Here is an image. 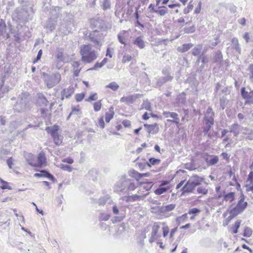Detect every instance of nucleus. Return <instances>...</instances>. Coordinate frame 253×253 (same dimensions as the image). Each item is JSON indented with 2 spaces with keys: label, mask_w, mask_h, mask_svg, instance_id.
Returning <instances> with one entry per match:
<instances>
[{
  "label": "nucleus",
  "mask_w": 253,
  "mask_h": 253,
  "mask_svg": "<svg viewBox=\"0 0 253 253\" xmlns=\"http://www.w3.org/2000/svg\"><path fill=\"white\" fill-rule=\"evenodd\" d=\"M136 164L138 165L139 169L141 170L145 169L146 167H148V166H150L149 164L147 163V162L137 163Z\"/></svg>",
  "instance_id": "nucleus-56"
},
{
  "label": "nucleus",
  "mask_w": 253,
  "mask_h": 253,
  "mask_svg": "<svg viewBox=\"0 0 253 253\" xmlns=\"http://www.w3.org/2000/svg\"><path fill=\"white\" fill-rule=\"evenodd\" d=\"M142 96L140 94H134L133 95L126 96L125 98L126 102L128 103H133L134 101L137 99Z\"/></svg>",
  "instance_id": "nucleus-30"
},
{
  "label": "nucleus",
  "mask_w": 253,
  "mask_h": 253,
  "mask_svg": "<svg viewBox=\"0 0 253 253\" xmlns=\"http://www.w3.org/2000/svg\"><path fill=\"white\" fill-rule=\"evenodd\" d=\"M51 137L53 139V142L56 145L59 146L62 143V137L59 134L53 135Z\"/></svg>",
  "instance_id": "nucleus-37"
},
{
  "label": "nucleus",
  "mask_w": 253,
  "mask_h": 253,
  "mask_svg": "<svg viewBox=\"0 0 253 253\" xmlns=\"http://www.w3.org/2000/svg\"><path fill=\"white\" fill-rule=\"evenodd\" d=\"M193 45V44L192 43H184L181 46H178L177 48V50L179 52L184 53L189 50Z\"/></svg>",
  "instance_id": "nucleus-22"
},
{
  "label": "nucleus",
  "mask_w": 253,
  "mask_h": 253,
  "mask_svg": "<svg viewBox=\"0 0 253 253\" xmlns=\"http://www.w3.org/2000/svg\"><path fill=\"white\" fill-rule=\"evenodd\" d=\"M1 37L6 39L9 37L5 22L2 19L0 20V37Z\"/></svg>",
  "instance_id": "nucleus-15"
},
{
  "label": "nucleus",
  "mask_w": 253,
  "mask_h": 253,
  "mask_svg": "<svg viewBox=\"0 0 253 253\" xmlns=\"http://www.w3.org/2000/svg\"><path fill=\"white\" fill-rule=\"evenodd\" d=\"M37 158L38 164H37V167H42L46 163V158L44 153H40Z\"/></svg>",
  "instance_id": "nucleus-24"
},
{
  "label": "nucleus",
  "mask_w": 253,
  "mask_h": 253,
  "mask_svg": "<svg viewBox=\"0 0 253 253\" xmlns=\"http://www.w3.org/2000/svg\"><path fill=\"white\" fill-rule=\"evenodd\" d=\"M102 105L101 100H99L93 104V109L94 111L98 112L100 110Z\"/></svg>",
  "instance_id": "nucleus-49"
},
{
  "label": "nucleus",
  "mask_w": 253,
  "mask_h": 253,
  "mask_svg": "<svg viewBox=\"0 0 253 253\" xmlns=\"http://www.w3.org/2000/svg\"><path fill=\"white\" fill-rule=\"evenodd\" d=\"M243 133L247 135L246 139L248 140H253V129L245 127L243 128Z\"/></svg>",
  "instance_id": "nucleus-25"
},
{
  "label": "nucleus",
  "mask_w": 253,
  "mask_h": 253,
  "mask_svg": "<svg viewBox=\"0 0 253 253\" xmlns=\"http://www.w3.org/2000/svg\"><path fill=\"white\" fill-rule=\"evenodd\" d=\"M204 179L203 177L199 176L196 174L192 175L189 178L190 181H191L195 187L200 185Z\"/></svg>",
  "instance_id": "nucleus-20"
},
{
  "label": "nucleus",
  "mask_w": 253,
  "mask_h": 253,
  "mask_svg": "<svg viewBox=\"0 0 253 253\" xmlns=\"http://www.w3.org/2000/svg\"><path fill=\"white\" fill-rule=\"evenodd\" d=\"M75 92V89L72 86H69L67 88L63 89L61 92V100H63L64 97L69 98Z\"/></svg>",
  "instance_id": "nucleus-14"
},
{
  "label": "nucleus",
  "mask_w": 253,
  "mask_h": 253,
  "mask_svg": "<svg viewBox=\"0 0 253 253\" xmlns=\"http://www.w3.org/2000/svg\"><path fill=\"white\" fill-rule=\"evenodd\" d=\"M9 90V87L7 85H1L0 86V94L7 93Z\"/></svg>",
  "instance_id": "nucleus-59"
},
{
  "label": "nucleus",
  "mask_w": 253,
  "mask_h": 253,
  "mask_svg": "<svg viewBox=\"0 0 253 253\" xmlns=\"http://www.w3.org/2000/svg\"><path fill=\"white\" fill-rule=\"evenodd\" d=\"M232 43L233 48L239 54H241V49L240 47L238 40L236 38H233L232 39Z\"/></svg>",
  "instance_id": "nucleus-28"
},
{
  "label": "nucleus",
  "mask_w": 253,
  "mask_h": 253,
  "mask_svg": "<svg viewBox=\"0 0 253 253\" xmlns=\"http://www.w3.org/2000/svg\"><path fill=\"white\" fill-rule=\"evenodd\" d=\"M141 106L143 109L150 111H152L151 103L147 99L143 101Z\"/></svg>",
  "instance_id": "nucleus-39"
},
{
  "label": "nucleus",
  "mask_w": 253,
  "mask_h": 253,
  "mask_svg": "<svg viewBox=\"0 0 253 253\" xmlns=\"http://www.w3.org/2000/svg\"><path fill=\"white\" fill-rule=\"evenodd\" d=\"M248 90L245 87L241 88V95L243 99H246L245 105H253V90L248 88Z\"/></svg>",
  "instance_id": "nucleus-6"
},
{
  "label": "nucleus",
  "mask_w": 253,
  "mask_h": 253,
  "mask_svg": "<svg viewBox=\"0 0 253 253\" xmlns=\"http://www.w3.org/2000/svg\"><path fill=\"white\" fill-rule=\"evenodd\" d=\"M82 60L86 63H90L97 58L94 50H91V46L89 44L84 45L80 51Z\"/></svg>",
  "instance_id": "nucleus-3"
},
{
  "label": "nucleus",
  "mask_w": 253,
  "mask_h": 253,
  "mask_svg": "<svg viewBox=\"0 0 253 253\" xmlns=\"http://www.w3.org/2000/svg\"><path fill=\"white\" fill-rule=\"evenodd\" d=\"M220 106L221 108L223 110L224 109L226 104L228 102V100L224 96L221 97L219 99Z\"/></svg>",
  "instance_id": "nucleus-51"
},
{
  "label": "nucleus",
  "mask_w": 253,
  "mask_h": 253,
  "mask_svg": "<svg viewBox=\"0 0 253 253\" xmlns=\"http://www.w3.org/2000/svg\"><path fill=\"white\" fill-rule=\"evenodd\" d=\"M245 209L238 206H236L233 209H232L229 212L230 214H232V217H235L240 213L243 212Z\"/></svg>",
  "instance_id": "nucleus-26"
},
{
  "label": "nucleus",
  "mask_w": 253,
  "mask_h": 253,
  "mask_svg": "<svg viewBox=\"0 0 253 253\" xmlns=\"http://www.w3.org/2000/svg\"><path fill=\"white\" fill-rule=\"evenodd\" d=\"M98 99L97 94L96 93H91L87 99H85L86 102H90L92 101L96 100Z\"/></svg>",
  "instance_id": "nucleus-54"
},
{
  "label": "nucleus",
  "mask_w": 253,
  "mask_h": 253,
  "mask_svg": "<svg viewBox=\"0 0 253 253\" xmlns=\"http://www.w3.org/2000/svg\"><path fill=\"white\" fill-rule=\"evenodd\" d=\"M202 157L209 166L216 164L219 161L217 156L209 155L208 153H204Z\"/></svg>",
  "instance_id": "nucleus-12"
},
{
  "label": "nucleus",
  "mask_w": 253,
  "mask_h": 253,
  "mask_svg": "<svg viewBox=\"0 0 253 253\" xmlns=\"http://www.w3.org/2000/svg\"><path fill=\"white\" fill-rule=\"evenodd\" d=\"M159 228H160V226L158 224V223L157 222H155L152 227L151 235H152L153 236H157V234H158V230H159Z\"/></svg>",
  "instance_id": "nucleus-43"
},
{
  "label": "nucleus",
  "mask_w": 253,
  "mask_h": 253,
  "mask_svg": "<svg viewBox=\"0 0 253 253\" xmlns=\"http://www.w3.org/2000/svg\"><path fill=\"white\" fill-rule=\"evenodd\" d=\"M0 182L2 184V186H1V188L2 189H7L9 190L12 189V188L10 186L8 185V183L7 182L3 180L1 178H0Z\"/></svg>",
  "instance_id": "nucleus-52"
},
{
  "label": "nucleus",
  "mask_w": 253,
  "mask_h": 253,
  "mask_svg": "<svg viewBox=\"0 0 253 253\" xmlns=\"http://www.w3.org/2000/svg\"><path fill=\"white\" fill-rule=\"evenodd\" d=\"M241 223V220H237L235 222L234 225L232 227L233 233L236 234L238 233V229L239 228V227L240 226Z\"/></svg>",
  "instance_id": "nucleus-42"
},
{
  "label": "nucleus",
  "mask_w": 253,
  "mask_h": 253,
  "mask_svg": "<svg viewBox=\"0 0 253 253\" xmlns=\"http://www.w3.org/2000/svg\"><path fill=\"white\" fill-rule=\"evenodd\" d=\"M161 162V160L159 159H156L155 158H151L149 159L148 162H147V163H148L150 165V166H148L149 168H150L151 167V166H154L159 165Z\"/></svg>",
  "instance_id": "nucleus-38"
},
{
  "label": "nucleus",
  "mask_w": 253,
  "mask_h": 253,
  "mask_svg": "<svg viewBox=\"0 0 253 253\" xmlns=\"http://www.w3.org/2000/svg\"><path fill=\"white\" fill-rule=\"evenodd\" d=\"M55 58L56 62V68L59 69L62 66V62H67L68 59L64 53V50L61 48H58L55 52Z\"/></svg>",
  "instance_id": "nucleus-8"
},
{
  "label": "nucleus",
  "mask_w": 253,
  "mask_h": 253,
  "mask_svg": "<svg viewBox=\"0 0 253 253\" xmlns=\"http://www.w3.org/2000/svg\"><path fill=\"white\" fill-rule=\"evenodd\" d=\"M253 231L250 227H245L243 236L246 237H250L252 235Z\"/></svg>",
  "instance_id": "nucleus-46"
},
{
  "label": "nucleus",
  "mask_w": 253,
  "mask_h": 253,
  "mask_svg": "<svg viewBox=\"0 0 253 253\" xmlns=\"http://www.w3.org/2000/svg\"><path fill=\"white\" fill-rule=\"evenodd\" d=\"M163 114L166 118L170 117L174 120H179L178 114L175 112H164Z\"/></svg>",
  "instance_id": "nucleus-34"
},
{
  "label": "nucleus",
  "mask_w": 253,
  "mask_h": 253,
  "mask_svg": "<svg viewBox=\"0 0 253 253\" xmlns=\"http://www.w3.org/2000/svg\"><path fill=\"white\" fill-rule=\"evenodd\" d=\"M205 126L203 128V132L205 135L208 133L211 126L214 124V120L213 119H204Z\"/></svg>",
  "instance_id": "nucleus-18"
},
{
  "label": "nucleus",
  "mask_w": 253,
  "mask_h": 253,
  "mask_svg": "<svg viewBox=\"0 0 253 253\" xmlns=\"http://www.w3.org/2000/svg\"><path fill=\"white\" fill-rule=\"evenodd\" d=\"M137 187L133 179L122 177L116 185V190L118 192L126 193L128 191L134 190Z\"/></svg>",
  "instance_id": "nucleus-2"
},
{
  "label": "nucleus",
  "mask_w": 253,
  "mask_h": 253,
  "mask_svg": "<svg viewBox=\"0 0 253 253\" xmlns=\"http://www.w3.org/2000/svg\"><path fill=\"white\" fill-rule=\"evenodd\" d=\"M32 107L33 103L31 95L29 93L24 92L18 96L13 109L17 113H26L29 112Z\"/></svg>",
  "instance_id": "nucleus-1"
},
{
  "label": "nucleus",
  "mask_w": 253,
  "mask_h": 253,
  "mask_svg": "<svg viewBox=\"0 0 253 253\" xmlns=\"http://www.w3.org/2000/svg\"><path fill=\"white\" fill-rule=\"evenodd\" d=\"M90 23L91 29L98 32L104 31L106 28L104 21L99 18L90 19Z\"/></svg>",
  "instance_id": "nucleus-7"
},
{
  "label": "nucleus",
  "mask_w": 253,
  "mask_h": 253,
  "mask_svg": "<svg viewBox=\"0 0 253 253\" xmlns=\"http://www.w3.org/2000/svg\"><path fill=\"white\" fill-rule=\"evenodd\" d=\"M106 88H109L113 91H116L119 88V85L115 82H111L109 84L106 85Z\"/></svg>",
  "instance_id": "nucleus-44"
},
{
  "label": "nucleus",
  "mask_w": 253,
  "mask_h": 253,
  "mask_svg": "<svg viewBox=\"0 0 253 253\" xmlns=\"http://www.w3.org/2000/svg\"><path fill=\"white\" fill-rule=\"evenodd\" d=\"M162 73L164 76L158 77L156 79V84L158 87L162 86L165 83L170 82L173 79V77L170 75V71L168 68H164L162 71Z\"/></svg>",
  "instance_id": "nucleus-5"
},
{
  "label": "nucleus",
  "mask_w": 253,
  "mask_h": 253,
  "mask_svg": "<svg viewBox=\"0 0 253 253\" xmlns=\"http://www.w3.org/2000/svg\"><path fill=\"white\" fill-rule=\"evenodd\" d=\"M187 219V213H184L181 216H179V217H177L176 222L180 223L181 222H183L184 221L186 220Z\"/></svg>",
  "instance_id": "nucleus-63"
},
{
  "label": "nucleus",
  "mask_w": 253,
  "mask_h": 253,
  "mask_svg": "<svg viewBox=\"0 0 253 253\" xmlns=\"http://www.w3.org/2000/svg\"><path fill=\"white\" fill-rule=\"evenodd\" d=\"M59 126L56 124L51 126H46L45 130L51 136L59 134Z\"/></svg>",
  "instance_id": "nucleus-17"
},
{
  "label": "nucleus",
  "mask_w": 253,
  "mask_h": 253,
  "mask_svg": "<svg viewBox=\"0 0 253 253\" xmlns=\"http://www.w3.org/2000/svg\"><path fill=\"white\" fill-rule=\"evenodd\" d=\"M222 59L223 56L222 53L220 50H218L215 53L213 58L214 62L217 64H221V62L222 61Z\"/></svg>",
  "instance_id": "nucleus-29"
},
{
  "label": "nucleus",
  "mask_w": 253,
  "mask_h": 253,
  "mask_svg": "<svg viewBox=\"0 0 253 253\" xmlns=\"http://www.w3.org/2000/svg\"><path fill=\"white\" fill-rule=\"evenodd\" d=\"M111 1L110 0H105L103 1L102 4V8L103 10H105L108 9H110L111 6Z\"/></svg>",
  "instance_id": "nucleus-57"
},
{
  "label": "nucleus",
  "mask_w": 253,
  "mask_h": 253,
  "mask_svg": "<svg viewBox=\"0 0 253 253\" xmlns=\"http://www.w3.org/2000/svg\"><path fill=\"white\" fill-rule=\"evenodd\" d=\"M133 43L140 49H143L145 46V43L140 36L136 37L133 41Z\"/></svg>",
  "instance_id": "nucleus-23"
},
{
  "label": "nucleus",
  "mask_w": 253,
  "mask_h": 253,
  "mask_svg": "<svg viewBox=\"0 0 253 253\" xmlns=\"http://www.w3.org/2000/svg\"><path fill=\"white\" fill-rule=\"evenodd\" d=\"M42 76L44 83L48 88L55 86L61 81V75L58 72L50 75L42 73Z\"/></svg>",
  "instance_id": "nucleus-4"
},
{
  "label": "nucleus",
  "mask_w": 253,
  "mask_h": 253,
  "mask_svg": "<svg viewBox=\"0 0 253 253\" xmlns=\"http://www.w3.org/2000/svg\"><path fill=\"white\" fill-rule=\"evenodd\" d=\"M169 190L168 188L162 187L160 186L159 188L156 189L154 192L156 195H161L163 193H166Z\"/></svg>",
  "instance_id": "nucleus-40"
},
{
  "label": "nucleus",
  "mask_w": 253,
  "mask_h": 253,
  "mask_svg": "<svg viewBox=\"0 0 253 253\" xmlns=\"http://www.w3.org/2000/svg\"><path fill=\"white\" fill-rule=\"evenodd\" d=\"M223 197L224 200L227 201H230V202H232L235 199V193L230 192L228 193H226L225 191L223 192Z\"/></svg>",
  "instance_id": "nucleus-27"
},
{
  "label": "nucleus",
  "mask_w": 253,
  "mask_h": 253,
  "mask_svg": "<svg viewBox=\"0 0 253 253\" xmlns=\"http://www.w3.org/2000/svg\"><path fill=\"white\" fill-rule=\"evenodd\" d=\"M195 187H196L191 183V181H190L189 179L181 189V191H182L181 195H183L185 193H192Z\"/></svg>",
  "instance_id": "nucleus-13"
},
{
  "label": "nucleus",
  "mask_w": 253,
  "mask_h": 253,
  "mask_svg": "<svg viewBox=\"0 0 253 253\" xmlns=\"http://www.w3.org/2000/svg\"><path fill=\"white\" fill-rule=\"evenodd\" d=\"M159 8H163L162 9L154 10V12L159 14L161 16H164L168 12V9L165 6H159Z\"/></svg>",
  "instance_id": "nucleus-41"
},
{
  "label": "nucleus",
  "mask_w": 253,
  "mask_h": 253,
  "mask_svg": "<svg viewBox=\"0 0 253 253\" xmlns=\"http://www.w3.org/2000/svg\"><path fill=\"white\" fill-rule=\"evenodd\" d=\"M33 156V155H32L31 154L28 153L27 155L25 156L26 161L29 165L33 166V167H37V164H34L32 161Z\"/></svg>",
  "instance_id": "nucleus-45"
},
{
  "label": "nucleus",
  "mask_w": 253,
  "mask_h": 253,
  "mask_svg": "<svg viewBox=\"0 0 253 253\" xmlns=\"http://www.w3.org/2000/svg\"><path fill=\"white\" fill-rule=\"evenodd\" d=\"M247 71L249 72V78L253 81V64H250L249 65Z\"/></svg>",
  "instance_id": "nucleus-58"
},
{
  "label": "nucleus",
  "mask_w": 253,
  "mask_h": 253,
  "mask_svg": "<svg viewBox=\"0 0 253 253\" xmlns=\"http://www.w3.org/2000/svg\"><path fill=\"white\" fill-rule=\"evenodd\" d=\"M245 127H242L240 125H239L238 124H234L232 125L229 130V132H235V131H242L243 132V128H244Z\"/></svg>",
  "instance_id": "nucleus-35"
},
{
  "label": "nucleus",
  "mask_w": 253,
  "mask_h": 253,
  "mask_svg": "<svg viewBox=\"0 0 253 253\" xmlns=\"http://www.w3.org/2000/svg\"><path fill=\"white\" fill-rule=\"evenodd\" d=\"M197 191L199 194H202L203 195H206L208 192L207 189L203 187H199Z\"/></svg>",
  "instance_id": "nucleus-64"
},
{
  "label": "nucleus",
  "mask_w": 253,
  "mask_h": 253,
  "mask_svg": "<svg viewBox=\"0 0 253 253\" xmlns=\"http://www.w3.org/2000/svg\"><path fill=\"white\" fill-rule=\"evenodd\" d=\"M112 211L114 214L118 215L112 219V222L114 223L122 221L126 216L123 211H120L116 205L113 206Z\"/></svg>",
  "instance_id": "nucleus-10"
},
{
  "label": "nucleus",
  "mask_w": 253,
  "mask_h": 253,
  "mask_svg": "<svg viewBox=\"0 0 253 253\" xmlns=\"http://www.w3.org/2000/svg\"><path fill=\"white\" fill-rule=\"evenodd\" d=\"M144 126L149 133L156 134L159 130V128L157 123L152 125L144 124Z\"/></svg>",
  "instance_id": "nucleus-16"
},
{
  "label": "nucleus",
  "mask_w": 253,
  "mask_h": 253,
  "mask_svg": "<svg viewBox=\"0 0 253 253\" xmlns=\"http://www.w3.org/2000/svg\"><path fill=\"white\" fill-rule=\"evenodd\" d=\"M140 198V196L135 194L131 196H129L126 197V202H134L137 200H138Z\"/></svg>",
  "instance_id": "nucleus-48"
},
{
  "label": "nucleus",
  "mask_w": 253,
  "mask_h": 253,
  "mask_svg": "<svg viewBox=\"0 0 253 253\" xmlns=\"http://www.w3.org/2000/svg\"><path fill=\"white\" fill-rule=\"evenodd\" d=\"M55 21L54 19L50 18L46 24V28L52 30L55 29Z\"/></svg>",
  "instance_id": "nucleus-36"
},
{
  "label": "nucleus",
  "mask_w": 253,
  "mask_h": 253,
  "mask_svg": "<svg viewBox=\"0 0 253 253\" xmlns=\"http://www.w3.org/2000/svg\"><path fill=\"white\" fill-rule=\"evenodd\" d=\"M203 44H199L196 45L192 50H191V53L194 56H198L201 55L202 53V50H203Z\"/></svg>",
  "instance_id": "nucleus-21"
},
{
  "label": "nucleus",
  "mask_w": 253,
  "mask_h": 253,
  "mask_svg": "<svg viewBox=\"0 0 253 253\" xmlns=\"http://www.w3.org/2000/svg\"><path fill=\"white\" fill-rule=\"evenodd\" d=\"M131 176H132V177H134L137 181L136 183L137 184L139 183V181L142 178V173H140L135 170H133L131 171ZM144 183L145 182H140L141 185H142L143 183Z\"/></svg>",
  "instance_id": "nucleus-33"
},
{
  "label": "nucleus",
  "mask_w": 253,
  "mask_h": 253,
  "mask_svg": "<svg viewBox=\"0 0 253 253\" xmlns=\"http://www.w3.org/2000/svg\"><path fill=\"white\" fill-rule=\"evenodd\" d=\"M214 113L211 107H208L204 119L214 120Z\"/></svg>",
  "instance_id": "nucleus-31"
},
{
  "label": "nucleus",
  "mask_w": 253,
  "mask_h": 253,
  "mask_svg": "<svg viewBox=\"0 0 253 253\" xmlns=\"http://www.w3.org/2000/svg\"><path fill=\"white\" fill-rule=\"evenodd\" d=\"M110 217V215L108 213L101 212L100 213L99 218L100 220L107 221Z\"/></svg>",
  "instance_id": "nucleus-53"
},
{
  "label": "nucleus",
  "mask_w": 253,
  "mask_h": 253,
  "mask_svg": "<svg viewBox=\"0 0 253 253\" xmlns=\"http://www.w3.org/2000/svg\"><path fill=\"white\" fill-rule=\"evenodd\" d=\"M201 211L200 209L194 208L189 210L188 213L189 214L196 215L200 212Z\"/></svg>",
  "instance_id": "nucleus-61"
},
{
  "label": "nucleus",
  "mask_w": 253,
  "mask_h": 253,
  "mask_svg": "<svg viewBox=\"0 0 253 253\" xmlns=\"http://www.w3.org/2000/svg\"><path fill=\"white\" fill-rule=\"evenodd\" d=\"M16 14L17 18L22 22L27 21L31 19L27 8H23L17 10Z\"/></svg>",
  "instance_id": "nucleus-11"
},
{
  "label": "nucleus",
  "mask_w": 253,
  "mask_h": 253,
  "mask_svg": "<svg viewBox=\"0 0 253 253\" xmlns=\"http://www.w3.org/2000/svg\"><path fill=\"white\" fill-rule=\"evenodd\" d=\"M88 176L89 177L91 176V179L92 180H96L97 178V172L96 169H92L89 170L88 172Z\"/></svg>",
  "instance_id": "nucleus-50"
},
{
  "label": "nucleus",
  "mask_w": 253,
  "mask_h": 253,
  "mask_svg": "<svg viewBox=\"0 0 253 253\" xmlns=\"http://www.w3.org/2000/svg\"><path fill=\"white\" fill-rule=\"evenodd\" d=\"M245 200V196L244 194L241 193V196H240V199L239 200L237 206L238 207H241L242 208H244V209L245 210V209L247 208L248 205V203L247 202H244Z\"/></svg>",
  "instance_id": "nucleus-32"
},
{
  "label": "nucleus",
  "mask_w": 253,
  "mask_h": 253,
  "mask_svg": "<svg viewBox=\"0 0 253 253\" xmlns=\"http://www.w3.org/2000/svg\"><path fill=\"white\" fill-rule=\"evenodd\" d=\"M85 93L82 92L81 93H77L75 95V99L77 102H81L85 97Z\"/></svg>",
  "instance_id": "nucleus-55"
},
{
  "label": "nucleus",
  "mask_w": 253,
  "mask_h": 253,
  "mask_svg": "<svg viewBox=\"0 0 253 253\" xmlns=\"http://www.w3.org/2000/svg\"><path fill=\"white\" fill-rule=\"evenodd\" d=\"M183 31L184 33L186 34L193 33L196 31V27L194 25L190 26L189 27H185L184 28Z\"/></svg>",
  "instance_id": "nucleus-47"
},
{
  "label": "nucleus",
  "mask_w": 253,
  "mask_h": 253,
  "mask_svg": "<svg viewBox=\"0 0 253 253\" xmlns=\"http://www.w3.org/2000/svg\"><path fill=\"white\" fill-rule=\"evenodd\" d=\"M193 7H194V5L192 3V1H190L187 7L186 8H185L184 10H183V12L184 14H187L191 10H192V9L193 8Z\"/></svg>",
  "instance_id": "nucleus-62"
},
{
  "label": "nucleus",
  "mask_w": 253,
  "mask_h": 253,
  "mask_svg": "<svg viewBox=\"0 0 253 253\" xmlns=\"http://www.w3.org/2000/svg\"><path fill=\"white\" fill-rule=\"evenodd\" d=\"M103 34L99 33L97 30H93L89 34V39L95 45L101 46V40L103 38Z\"/></svg>",
  "instance_id": "nucleus-9"
},
{
  "label": "nucleus",
  "mask_w": 253,
  "mask_h": 253,
  "mask_svg": "<svg viewBox=\"0 0 253 253\" xmlns=\"http://www.w3.org/2000/svg\"><path fill=\"white\" fill-rule=\"evenodd\" d=\"M48 101L42 93H39L37 95V104L39 106H46Z\"/></svg>",
  "instance_id": "nucleus-19"
},
{
  "label": "nucleus",
  "mask_w": 253,
  "mask_h": 253,
  "mask_svg": "<svg viewBox=\"0 0 253 253\" xmlns=\"http://www.w3.org/2000/svg\"><path fill=\"white\" fill-rule=\"evenodd\" d=\"M115 113L106 112L105 113V121L109 123L110 120L113 118Z\"/></svg>",
  "instance_id": "nucleus-60"
}]
</instances>
